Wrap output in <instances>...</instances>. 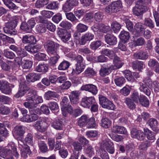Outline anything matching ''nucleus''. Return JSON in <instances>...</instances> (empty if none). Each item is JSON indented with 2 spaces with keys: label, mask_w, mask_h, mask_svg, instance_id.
Here are the masks:
<instances>
[{
  "label": "nucleus",
  "mask_w": 159,
  "mask_h": 159,
  "mask_svg": "<svg viewBox=\"0 0 159 159\" xmlns=\"http://www.w3.org/2000/svg\"><path fill=\"white\" fill-rule=\"evenodd\" d=\"M52 127L57 130H61L62 129V126L61 121L59 120H56L51 124Z\"/></svg>",
  "instance_id": "49530a36"
},
{
  "label": "nucleus",
  "mask_w": 159,
  "mask_h": 159,
  "mask_svg": "<svg viewBox=\"0 0 159 159\" xmlns=\"http://www.w3.org/2000/svg\"><path fill=\"white\" fill-rule=\"evenodd\" d=\"M48 66L47 64H41L38 65L35 68L37 71L39 72L45 73L48 70Z\"/></svg>",
  "instance_id": "c9c22d12"
},
{
  "label": "nucleus",
  "mask_w": 159,
  "mask_h": 159,
  "mask_svg": "<svg viewBox=\"0 0 159 159\" xmlns=\"http://www.w3.org/2000/svg\"><path fill=\"white\" fill-rule=\"evenodd\" d=\"M131 99L127 98H125V102L128 107L131 109H134L135 107V105Z\"/></svg>",
  "instance_id": "052dcab7"
},
{
  "label": "nucleus",
  "mask_w": 159,
  "mask_h": 159,
  "mask_svg": "<svg viewBox=\"0 0 159 159\" xmlns=\"http://www.w3.org/2000/svg\"><path fill=\"white\" fill-rule=\"evenodd\" d=\"M102 148H105L107 151L110 154H113L115 151V149L113 143L108 140H103L101 143Z\"/></svg>",
  "instance_id": "f8f14e48"
},
{
  "label": "nucleus",
  "mask_w": 159,
  "mask_h": 159,
  "mask_svg": "<svg viewBox=\"0 0 159 159\" xmlns=\"http://www.w3.org/2000/svg\"><path fill=\"white\" fill-rule=\"evenodd\" d=\"M99 99V103L102 108L111 110L114 109L115 106L113 103L106 97L100 95Z\"/></svg>",
  "instance_id": "0eeeda50"
},
{
  "label": "nucleus",
  "mask_w": 159,
  "mask_h": 159,
  "mask_svg": "<svg viewBox=\"0 0 159 159\" xmlns=\"http://www.w3.org/2000/svg\"><path fill=\"white\" fill-rule=\"evenodd\" d=\"M84 74L86 76L91 77L95 76L96 74V72L93 69L88 68L84 72Z\"/></svg>",
  "instance_id": "a18cd8bd"
},
{
  "label": "nucleus",
  "mask_w": 159,
  "mask_h": 159,
  "mask_svg": "<svg viewBox=\"0 0 159 159\" xmlns=\"http://www.w3.org/2000/svg\"><path fill=\"white\" fill-rule=\"evenodd\" d=\"M48 106L50 110L53 112H55L59 110V107L57 102H51L48 103Z\"/></svg>",
  "instance_id": "e433bc0d"
},
{
  "label": "nucleus",
  "mask_w": 159,
  "mask_h": 159,
  "mask_svg": "<svg viewBox=\"0 0 159 159\" xmlns=\"http://www.w3.org/2000/svg\"><path fill=\"white\" fill-rule=\"evenodd\" d=\"M9 122L8 121H4L2 123H0V134L5 137L7 136L8 133L6 127L9 128Z\"/></svg>",
  "instance_id": "6ab92c4d"
},
{
  "label": "nucleus",
  "mask_w": 159,
  "mask_h": 159,
  "mask_svg": "<svg viewBox=\"0 0 159 159\" xmlns=\"http://www.w3.org/2000/svg\"><path fill=\"white\" fill-rule=\"evenodd\" d=\"M40 78V74L35 73H30L26 76V80L29 82H34L39 80Z\"/></svg>",
  "instance_id": "b1692460"
},
{
  "label": "nucleus",
  "mask_w": 159,
  "mask_h": 159,
  "mask_svg": "<svg viewBox=\"0 0 159 159\" xmlns=\"http://www.w3.org/2000/svg\"><path fill=\"white\" fill-rule=\"evenodd\" d=\"M21 65L23 69H29L32 67V63L29 60H24L22 62Z\"/></svg>",
  "instance_id": "603ef678"
},
{
  "label": "nucleus",
  "mask_w": 159,
  "mask_h": 159,
  "mask_svg": "<svg viewBox=\"0 0 159 159\" xmlns=\"http://www.w3.org/2000/svg\"><path fill=\"white\" fill-rule=\"evenodd\" d=\"M29 109L30 114L24 116L22 119L24 121L27 122H30L37 120L38 117L37 114L40 113V111L39 108H34V106H25Z\"/></svg>",
  "instance_id": "f03ea898"
},
{
  "label": "nucleus",
  "mask_w": 159,
  "mask_h": 159,
  "mask_svg": "<svg viewBox=\"0 0 159 159\" xmlns=\"http://www.w3.org/2000/svg\"><path fill=\"white\" fill-rule=\"evenodd\" d=\"M29 88L25 81L21 82L19 85L18 91L15 96L16 98H19L24 96L29 90Z\"/></svg>",
  "instance_id": "1a4fd4ad"
},
{
  "label": "nucleus",
  "mask_w": 159,
  "mask_h": 159,
  "mask_svg": "<svg viewBox=\"0 0 159 159\" xmlns=\"http://www.w3.org/2000/svg\"><path fill=\"white\" fill-rule=\"evenodd\" d=\"M104 15L102 12L99 11L96 12L94 15V17L95 21L97 22H100L103 19Z\"/></svg>",
  "instance_id": "680f3d73"
},
{
  "label": "nucleus",
  "mask_w": 159,
  "mask_h": 159,
  "mask_svg": "<svg viewBox=\"0 0 159 159\" xmlns=\"http://www.w3.org/2000/svg\"><path fill=\"white\" fill-rule=\"evenodd\" d=\"M125 22L126 25V27L128 30L130 32H132L133 34H134L135 36H136V34L134 33L135 32H133L134 28L132 22L129 19H126L125 20Z\"/></svg>",
  "instance_id": "c03bdc74"
},
{
  "label": "nucleus",
  "mask_w": 159,
  "mask_h": 159,
  "mask_svg": "<svg viewBox=\"0 0 159 159\" xmlns=\"http://www.w3.org/2000/svg\"><path fill=\"white\" fill-rule=\"evenodd\" d=\"M141 1H136V6L134 7L132 11L134 14L137 16H140L148 10L147 7L145 5H142Z\"/></svg>",
  "instance_id": "6e6552de"
},
{
  "label": "nucleus",
  "mask_w": 159,
  "mask_h": 159,
  "mask_svg": "<svg viewBox=\"0 0 159 159\" xmlns=\"http://www.w3.org/2000/svg\"><path fill=\"white\" fill-rule=\"evenodd\" d=\"M133 56L136 59L144 60L147 59L149 55L147 52L141 51L134 53Z\"/></svg>",
  "instance_id": "5701e85b"
},
{
  "label": "nucleus",
  "mask_w": 159,
  "mask_h": 159,
  "mask_svg": "<svg viewBox=\"0 0 159 159\" xmlns=\"http://www.w3.org/2000/svg\"><path fill=\"white\" fill-rule=\"evenodd\" d=\"M125 76L127 80L130 82L134 81L135 79L132 76L131 72L129 70H125L124 71Z\"/></svg>",
  "instance_id": "13d9d810"
},
{
  "label": "nucleus",
  "mask_w": 159,
  "mask_h": 159,
  "mask_svg": "<svg viewBox=\"0 0 159 159\" xmlns=\"http://www.w3.org/2000/svg\"><path fill=\"white\" fill-rule=\"evenodd\" d=\"M98 153L102 159H109L108 154L105 150L100 149Z\"/></svg>",
  "instance_id": "774afa93"
},
{
  "label": "nucleus",
  "mask_w": 159,
  "mask_h": 159,
  "mask_svg": "<svg viewBox=\"0 0 159 159\" xmlns=\"http://www.w3.org/2000/svg\"><path fill=\"white\" fill-rule=\"evenodd\" d=\"M10 108L4 105H0V113L3 115H9L11 113Z\"/></svg>",
  "instance_id": "6e6d98bb"
},
{
  "label": "nucleus",
  "mask_w": 159,
  "mask_h": 159,
  "mask_svg": "<svg viewBox=\"0 0 159 159\" xmlns=\"http://www.w3.org/2000/svg\"><path fill=\"white\" fill-rule=\"evenodd\" d=\"M79 93L77 91H72L69 98L71 104H76L79 103Z\"/></svg>",
  "instance_id": "412c9836"
},
{
  "label": "nucleus",
  "mask_w": 159,
  "mask_h": 159,
  "mask_svg": "<svg viewBox=\"0 0 159 159\" xmlns=\"http://www.w3.org/2000/svg\"><path fill=\"white\" fill-rule=\"evenodd\" d=\"M130 37L129 33L125 31H122L120 34V39L125 43L127 42Z\"/></svg>",
  "instance_id": "72a5a7b5"
},
{
  "label": "nucleus",
  "mask_w": 159,
  "mask_h": 159,
  "mask_svg": "<svg viewBox=\"0 0 159 159\" xmlns=\"http://www.w3.org/2000/svg\"><path fill=\"white\" fill-rule=\"evenodd\" d=\"M66 18L72 22L74 24L78 23L80 21L76 18L74 14L71 12L66 13Z\"/></svg>",
  "instance_id": "473e14b6"
},
{
  "label": "nucleus",
  "mask_w": 159,
  "mask_h": 159,
  "mask_svg": "<svg viewBox=\"0 0 159 159\" xmlns=\"http://www.w3.org/2000/svg\"><path fill=\"white\" fill-rule=\"evenodd\" d=\"M88 26L83 24L80 23L76 27V31L80 33H83L86 31L88 29Z\"/></svg>",
  "instance_id": "a19ab883"
},
{
  "label": "nucleus",
  "mask_w": 159,
  "mask_h": 159,
  "mask_svg": "<svg viewBox=\"0 0 159 159\" xmlns=\"http://www.w3.org/2000/svg\"><path fill=\"white\" fill-rule=\"evenodd\" d=\"M57 96L58 95L56 92L51 91H48L44 94L45 98L47 100L51 99L52 98H57Z\"/></svg>",
  "instance_id": "4c0bfd02"
},
{
  "label": "nucleus",
  "mask_w": 159,
  "mask_h": 159,
  "mask_svg": "<svg viewBox=\"0 0 159 159\" xmlns=\"http://www.w3.org/2000/svg\"><path fill=\"white\" fill-rule=\"evenodd\" d=\"M95 100L94 98L93 97L83 98L82 99L80 105L84 108H89L95 102Z\"/></svg>",
  "instance_id": "ddd939ff"
},
{
  "label": "nucleus",
  "mask_w": 159,
  "mask_h": 159,
  "mask_svg": "<svg viewBox=\"0 0 159 159\" xmlns=\"http://www.w3.org/2000/svg\"><path fill=\"white\" fill-rule=\"evenodd\" d=\"M3 54L6 57L10 59H13L16 56L13 52L7 50H4Z\"/></svg>",
  "instance_id": "69168bd1"
},
{
  "label": "nucleus",
  "mask_w": 159,
  "mask_h": 159,
  "mask_svg": "<svg viewBox=\"0 0 159 159\" xmlns=\"http://www.w3.org/2000/svg\"><path fill=\"white\" fill-rule=\"evenodd\" d=\"M132 64L133 68L137 69L140 71H141L145 67V65L142 61H136L133 62Z\"/></svg>",
  "instance_id": "c85d7f7f"
},
{
  "label": "nucleus",
  "mask_w": 159,
  "mask_h": 159,
  "mask_svg": "<svg viewBox=\"0 0 159 159\" xmlns=\"http://www.w3.org/2000/svg\"><path fill=\"white\" fill-rule=\"evenodd\" d=\"M48 3V0H37L35 3L37 8H40L44 7Z\"/></svg>",
  "instance_id": "3c124183"
},
{
  "label": "nucleus",
  "mask_w": 159,
  "mask_h": 159,
  "mask_svg": "<svg viewBox=\"0 0 159 159\" xmlns=\"http://www.w3.org/2000/svg\"><path fill=\"white\" fill-rule=\"evenodd\" d=\"M122 66V64H120L116 66H113L110 64H105L101 68L100 70V74L102 76H104L109 74L112 70L120 68Z\"/></svg>",
  "instance_id": "423d86ee"
},
{
  "label": "nucleus",
  "mask_w": 159,
  "mask_h": 159,
  "mask_svg": "<svg viewBox=\"0 0 159 159\" xmlns=\"http://www.w3.org/2000/svg\"><path fill=\"white\" fill-rule=\"evenodd\" d=\"M111 28L115 33L119 31L121 28V25L116 21L113 22L111 25Z\"/></svg>",
  "instance_id": "09e8293b"
},
{
  "label": "nucleus",
  "mask_w": 159,
  "mask_h": 159,
  "mask_svg": "<svg viewBox=\"0 0 159 159\" xmlns=\"http://www.w3.org/2000/svg\"><path fill=\"white\" fill-rule=\"evenodd\" d=\"M14 86L12 84H7V82L3 84V86L1 88V91L2 93L6 94H9L11 93V87L13 88Z\"/></svg>",
  "instance_id": "393cba45"
},
{
  "label": "nucleus",
  "mask_w": 159,
  "mask_h": 159,
  "mask_svg": "<svg viewBox=\"0 0 159 159\" xmlns=\"http://www.w3.org/2000/svg\"><path fill=\"white\" fill-rule=\"evenodd\" d=\"M81 89L82 90L88 91L91 93L93 95H95L98 91L97 87L91 84L83 85L81 87Z\"/></svg>",
  "instance_id": "4468645a"
},
{
  "label": "nucleus",
  "mask_w": 159,
  "mask_h": 159,
  "mask_svg": "<svg viewBox=\"0 0 159 159\" xmlns=\"http://www.w3.org/2000/svg\"><path fill=\"white\" fill-rule=\"evenodd\" d=\"M25 128L22 125H17L15 126L13 130V134L17 138L23 136L25 132Z\"/></svg>",
  "instance_id": "2eb2a0df"
},
{
  "label": "nucleus",
  "mask_w": 159,
  "mask_h": 159,
  "mask_svg": "<svg viewBox=\"0 0 159 159\" xmlns=\"http://www.w3.org/2000/svg\"><path fill=\"white\" fill-rule=\"evenodd\" d=\"M130 133L132 137L140 141L143 140L145 137V134L142 131L138 130L136 129H133Z\"/></svg>",
  "instance_id": "9b49d317"
},
{
  "label": "nucleus",
  "mask_w": 159,
  "mask_h": 159,
  "mask_svg": "<svg viewBox=\"0 0 159 159\" xmlns=\"http://www.w3.org/2000/svg\"><path fill=\"white\" fill-rule=\"evenodd\" d=\"M94 15L91 13H86L84 17V20L86 23L90 24L93 22Z\"/></svg>",
  "instance_id": "37998d69"
},
{
  "label": "nucleus",
  "mask_w": 159,
  "mask_h": 159,
  "mask_svg": "<svg viewBox=\"0 0 159 159\" xmlns=\"http://www.w3.org/2000/svg\"><path fill=\"white\" fill-rule=\"evenodd\" d=\"M25 148L21 149L20 155L22 157L26 158L31 153V151L28 146H26Z\"/></svg>",
  "instance_id": "2f4dec72"
},
{
  "label": "nucleus",
  "mask_w": 159,
  "mask_h": 159,
  "mask_svg": "<svg viewBox=\"0 0 159 159\" xmlns=\"http://www.w3.org/2000/svg\"><path fill=\"white\" fill-rule=\"evenodd\" d=\"M134 28L135 30L137 32V35H136V36H137L139 35V33L142 31H143L144 29L143 26L142 25V24L140 22L137 23L134 26Z\"/></svg>",
  "instance_id": "864d4df0"
},
{
  "label": "nucleus",
  "mask_w": 159,
  "mask_h": 159,
  "mask_svg": "<svg viewBox=\"0 0 159 159\" xmlns=\"http://www.w3.org/2000/svg\"><path fill=\"white\" fill-rule=\"evenodd\" d=\"M139 102L141 105L145 107L148 106L149 104V100L143 95H140Z\"/></svg>",
  "instance_id": "ea45409f"
},
{
  "label": "nucleus",
  "mask_w": 159,
  "mask_h": 159,
  "mask_svg": "<svg viewBox=\"0 0 159 159\" xmlns=\"http://www.w3.org/2000/svg\"><path fill=\"white\" fill-rule=\"evenodd\" d=\"M111 123L110 121L107 118L102 119L101 121V126L105 128H108Z\"/></svg>",
  "instance_id": "338daca9"
},
{
  "label": "nucleus",
  "mask_w": 159,
  "mask_h": 159,
  "mask_svg": "<svg viewBox=\"0 0 159 159\" xmlns=\"http://www.w3.org/2000/svg\"><path fill=\"white\" fill-rule=\"evenodd\" d=\"M24 141L26 145L33 146L34 144V138L32 134L28 133L25 136Z\"/></svg>",
  "instance_id": "7c9ffc66"
},
{
  "label": "nucleus",
  "mask_w": 159,
  "mask_h": 159,
  "mask_svg": "<svg viewBox=\"0 0 159 159\" xmlns=\"http://www.w3.org/2000/svg\"><path fill=\"white\" fill-rule=\"evenodd\" d=\"M4 4L9 9L15 11L18 9L19 7L17 6L11 0H2Z\"/></svg>",
  "instance_id": "a878e982"
},
{
  "label": "nucleus",
  "mask_w": 159,
  "mask_h": 159,
  "mask_svg": "<svg viewBox=\"0 0 159 159\" xmlns=\"http://www.w3.org/2000/svg\"><path fill=\"white\" fill-rule=\"evenodd\" d=\"M85 67L84 63L76 64L75 72L77 74H79L83 71Z\"/></svg>",
  "instance_id": "de8ad7c7"
},
{
  "label": "nucleus",
  "mask_w": 159,
  "mask_h": 159,
  "mask_svg": "<svg viewBox=\"0 0 159 159\" xmlns=\"http://www.w3.org/2000/svg\"><path fill=\"white\" fill-rule=\"evenodd\" d=\"M152 143L148 141H145L143 142L140 145V149L143 151H146L148 148L151 146Z\"/></svg>",
  "instance_id": "5fc2aeb1"
},
{
  "label": "nucleus",
  "mask_w": 159,
  "mask_h": 159,
  "mask_svg": "<svg viewBox=\"0 0 159 159\" xmlns=\"http://www.w3.org/2000/svg\"><path fill=\"white\" fill-rule=\"evenodd\" d=\"M69 62L64 60L60 63L58 67V69L60 70H65L67 69L70 66Z\"/></svg>",
  "instance_id": "79ce46f5"
},
{
  "label": "nucleus",
  "mask_w": 159,
  "mask_h": 159,
  "mask_svg": "<svg viewBox=\"0 0 159 159\" xmlns=\"http://www.w3.org/2000/svg\"><path fill=\"white\" fill-rule=\"evenodd\" d=\"M125 80L123 77H119L114 79V82L118 86H122L125 82Z\"/></svg>",
  "instance_id": "bf43d9fd"
},
{
  "label": "nucleus",
  "mask_w": 159,
  "mask_h": 159,
  "mask_svg": "<svg viewBox=\"0 0 159 159\" xmlns=\"http://www.w3.org/2000/svg\"><path fill=\"white\" fill-rule=\"evenodd\" d=\"M12 154L17 158L19 156V153L17 152L16 146L14 143H9L5 147H0V156L1 157L5 158Z\"/></svg>",
  "instance_id": "f257e3e1"
},
{
  "label": "nucleus",
  "mask_w": 159,
  "mask_h": 159,
  "mask_svg": "<svg viewBox=\"0 0 159 159\" xmlns=\"http://www.w3.org/2000/svg\"><path fill=\"white\" fill-rule=\"evenodd\" d=\"M105 40L110 45H114L117 43L116 38L114 35L107 34L105 36Z\"/></svg>",
  "instance_id": "4be33fe9"
},
{
  "label": "nucleus",
  "mask_w": 159,
  "mask_h": 159,
  "mask_svg": "<svg viewBox=\"0 0 159 159\" xmlns=\"http://www.w3.org/2000/svg\"><path fill=\"white\" fill-rule=\"evenodd\" d=\"M20 28L23 31L26 33H30L32 31L26 22H23L22 23L20 26Z\"/></svg>",
  "instance_id": "e2e57ef3"
},
{
  "label": "nucleus",
  "mask_w": 159,
  "mask_h": 159,
  "mask_svg": "<svg viewBox=\"0 0 159 159\" xmlns=\"http://www.w3.org/2000/svg\"><path fill=\"white\" fill-rule=\"evenodd\" d=\"M89 117L87 115H83L80 117L78 121V125L80 126H84L88 121Z\"/></svg>",
  "instance_id": "bb28decb"
},
{
  "label": "nucleus",
  "mask_w": 159,
  "mask_h": 159,
  "mask_svg": "<svg viewBox=\"0 0 159 159\" xmlns=\"http://www.w3.org/2000/svg\"><path fill=\"white\" fill-rule=\"evenodd\" d=\"M17 20L15 18L13 20L7 23L5 26L3 28L4 32L7 34H10L11 35H15L17 33V31L15 28L17 25Z\"/></svg>",
  "instance_id": "39448f33"
},
{
  "label": "nucleus",
  "mask_w": 159,
  "mask_h": 159,
  "mask_svg": "<svg viewBox=\"0 0 159 159\" xmlns=\"http://www.w3.org/2000/svg\"><path fill=\"white\" fill-rule=\"evenodd\" d=\"M61 110L62 115L65 116H66L67 113L72 115L73 111L72 107L71 105H69L68 106H66V107H64L61 108Z\"/></svg>",
  "instance_id": "f704fd0d"
},
{
  "label": "nucleus",
  "mask_w": 159,
  "mask_h": 159,
  "mask_svg": "<svg viewBox=\"0 0 159 159\" xmlns=\"http://www.w3.org/2000/svg\"><path fill=\"white\" fill-rule=\"evenodd\" d=\"M22 40L24 44H35L37 42L34 36L33 35H25L23 37Z\"/></svg>",
  "instance_id": "aec40b11"
},
{
  "label": "nucleus",
  "mask_w": 159,
  "mask_h": 159,
  "mask_svg": "<svg viewBox=\"0 0 159 159\" xmlns=\"http://www.w3.org/2000/svg\"><path fill=\"white\" fill-rule=\"evenodd\" d=\"M33 126L38 131L43 132L47 129V124L44 121L40 122L38 121L33 125Z\"/></svg>",
  "instance_id": "a211bd4d"
},
{
  "label": "nucleus",
  "mask_w": 159,
  "mask_h": 159,
  "mask_svg": "<svg viewBox=\"0 0 159 159\" xmlns=\"http://www.w3.org/2000/svg\"><path fill=\"white\" fill-rule=\"evenodd\" d=\"M111 4L113 7L115 9L116 12L119 11L122 7V4L120 0L113 2L111 3Z\"/></svg>",
  "instance_id": "4d7b16f0"
},
{
  "label": "nucleus",
  "mask_w": 159,
  "mask_h": 159,
  "mask_svg": "<svg viewBox=\"0 0 159 159\" xmlns=\"http://www.w3.org/2000/svg\"><path fill=\"white\" fill-rule=\"evenodd\" d=\"M59 44L52 41H48L44 44V47L50 55H55L57 53Z\"/></svg>",
  "instance_id": "20e7f679"
},
{
  "label": "nucleus",
  "mask_w": 159,
  "mask_h": 159,
  "mask_svg": "<svg viewBox=\"0 0 159 159\" xmlns=\"http://www.w3.org/2000/svg\"><path fill=\"white\" fill-rule=\"evenodd\" d=\"M140 87V90L141 91L143 92L146 95L149 96L151 94V91L145 84L142 83H139Z\"/></svg>",
  "instance_id": "58836bf2"
},
{
  "label": "nucleus",
  "mask_w": 159,
  "mask_h": 159,
  "mask_svg": "<svg viewBox=\"0 0 159 159\" xmlns=\"http://www.w3.org/2000/svg\"><path fill=\"white\" fill-rule=\"evenodd\" d=\"M72 146L74 147L73 152H78L81 151L82 149V146L80 143L78 142H74L72 143Z\"/></svg>",
  "instance_id": "0e129e2a"
},
{
  "label": "nucleus",
  "mask_w": 159,
  "mask_h": 159,
  "mask_svg": "<svg viewBox=\"0 0 159 159\" xmlns=\"http://www.w3.org/2000/svg\"><path fill=\"white\" fill-rule=\"evenodd\" d=\"M9 48L15 52L17 55L19 56L25 57L27 55V53L24 49L18 47L16 45H11L10 46Z\"/></svg>",
  "instance_id": "f3484780"
},
{
  "label": "nucleus",
  "mask_w": 159,
  "mask_h": 159,
  "mask_svg": "<svg viewBox=\"0 0 159 159\" xmlns=\"http://www.w3.org/2000/svg\"><path fill=\"white\" fill-rule=\"evenodd\" d=\"M149 82V84H148L146 83V84L148 86V87L150 89L152 88L153 84L154 86V89L155 92H159V83L157 81H155L153 82L152 83V82L149 80L148 82V83Z\"/></svg>",
  "instance_id": "8fccbe9b"
},
{
  "label": "nucleus",
  "mask_w": 159,
  "mask_h": 159,
  "mask_svg": "<svg viewBox=\"0 0 159 159\" xmlns=\"http://www.w3.org/2000/svg\"><path fill=\"white\" fill-rule=\"evenodd\" d=\"M26 95V102L24 103V106H34V100L37 95V92L34 88H30Z\"/></svg>",
  "instance_id": "7ed1b4c3"
},
{
  "label": "nucleus",
  "mask_w": 159,
  "mask_h": 159,
  "mask_svg": "<svg viewBox=\"0 0 159 159\" xmlns=\"http://www.w3.org/2000/svg\"><path fill=\"white\" fill-rule=\"evenodd\" d=\"M112 131L114 133L120 134H125L127 133V131L125 128L117 125L113 127Z\"/></svg>",
  "instance_id": "cd10ccee"
},
{
  "label": "nucleus",
  "mask_w": 159,
  "mask_h": 159,
  "mask_svg": "<svg viewBox=\"0 0 159 159\" xmlns=\"http://www.w3.org/2000/svg\"><path fill=\"white\" fill-rule=\"evenodd\" d=\"M144 132L147 138L149 140H152L155 139V134L147 128H144Z\"/></svg>",
  "instance_id": "c756f323"
},
{
  "label": "nucleus",
  "mask_w": 159,
  "mask_h": 159,
  "mask_svg": "<svg viewBox=\"0 0 159 159\" xmlns=\"http://www.w3.org/2000/svg\"><path fill=\"white\" fill-rule=\"evenodd\" d=\"M78 3V1L76 0H67L65 3L63 5L62 9L64 12H69L74 7L77 6Z\"/></svg>",
  "instance_id": "9d476101"
},
{
  "label": "nucleus",
  "mask_w": 159,
  "mask_h": 159,
  "mask_svg": "<svg viewBox=\"0 0 159 159\" xmlns=\"http://www.w3.org/2000/svg\"><path fill=\"white\" fill-rule=\"evenodd\" d=\"M94 38V35L89 32H87L83 35L79 41V43L84 45L88 41H90Z\"/></svg>",
  "instance_id": "dca6fc26"
}]
</instances>
